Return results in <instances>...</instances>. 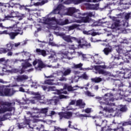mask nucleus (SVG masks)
I'll return each mask as SVG.
<instances>
[{"label": "nucleus", "mask_w": 131, "mask_h": 131, "mask_svg": "<svg viewBox=\"0 0 131 131\" xmlns=\"http://www.w3.org/2000/svg\"><path fill=\"white\" fill-rule=\"evenodd\" d=\"M60 4H59L52 12L48 14L45 17H43L40 19V22L41 23L45 24V25H47L46 27H47L48 29H53L54 30L60 31L63 30V29H60V28L57 26H54L53 25H66V24H68V19H65L64 20H62V19L58 20L56 19V17H52L53 14H60V12L64 10V6L62 4L64 3L61 2H60Z\"/></svg>", "instance_id": "f257e3e1"}, {"label": "nucleus", "mask_w": 131, "mask_h": 131, "mask_svg": "<svg viewBox=\"0 0 131 131\" xmlns=\"http://www.w3.org/2000/svg\"><path fill=\"white\" fill-rule=\"evenodd\" d=\"M112 81L116 86H118L119 90H116L115 89H113L112 91L114 92H117V95H119L118 99H124L125 101L131 102V82H129L128 86H126L123 85V83L121 82L120 79H112Z\"/></svg>", "instance_id": "f03ea898"}, {"label": "nucleus", "mask_w": 131, "mask_h": 131, "mask_svg": "<svg viewBox=\"0 0 131 131\" xmlns=\"http://www.w3.org/2000/svg\"><path fill=\"white\" fill-rule=\"evenodd\" d=\"M79 39H82L80 43H78V45H73L69 46V48L73 50V52L67 51H60L59 52V55H61L62 57H61V60L63 59H68V60H71L73 59L74 57H75L74 55H78V53H81V52H75L74 50L75 49H90L91 48V43H88L85 42L84 43H82L84 41V38H79Z\"/></svg>", "instance_id": "7ed1b4c3"}, {"label": "nucleus", "mask_w": 131, "mask_h": 131, "mask_svg": "<svg viewBox=\"0 0 131 131\" xmlns=\"http://www.w3.org/2000/svg\"><path fill=\"white\" fill-rule=\"evenodd\" d=\"M130 18H131V12L120 13L117 14V17L113 16L112 18V20L114 21L112 24L113 28H118L122 32H124L125 27L128 26V19Z\"/></svg>", "instance_id": "20e7f679"}, {"label": "nucleus", "mask_w": 131, "mask_h": 131, "mask_svg": "<svg viewBox=\"0 0 131 131\" xmlns=\"http://www.w3.org/2000/svg\"><path fill=\"white\" fill-rule=\"evenodd\" d=\"M96 99H98L99 104L101 105L100 108H103L104 105H108L111 106V107H105L103 108V111L106 113H114L115 111L117 110V106L112 102L114 101V95L110 93H106L103 97H96Z\"/></svg>", "instance_id": "39448f33"}, {"label": "nucleus", "mask_w": 131, "mask_h": 131, "mask_svg": "<svg viewBox=\"0 0 131 131\" xmlns=\"http://www.w3.org/2000/svg\"><path fill=\"white\" fill-rule=\"evenodd\" d=\"M79 11V9H76L74 7H71L68 9L67 13L64 14V15L73 16L74 18L79 19L75 21L77 23H88L91 21V18L89 17H95V13L94 12H88L82 14L79 13L74 14V13L78 12Z\"/></svg>", "instance_id": "423d86ee"}, {"label": "nucleus", "mask_w": 131, "mask_h": 131, "mask_svg": "<svg viewBox=\"0 0 131 131\" xmlns=\"http://www.w3.org/2000/svg\"><path fill=\"white\" fill-rule=\"evenodd\" d=\"M81 89V90H83L84 89V87H79L78 85H76L74 87H72L71 86H68L67 87V85L65 84L63 86V89H61L60 90L57 91V96H55L52 99H50L48 101V104H52V105H57L58 104V102H59V99H66V96L63 95H60V94H64L65 95L67 94V91L66 90L67 89H68V91L69 92H73V91H76L77 90V88Z\"/></svg>", "instance_id": "0eeeda50"}, {"label": "nucleus", "mask_w": 131, "mask_h": 131, "mask_svg": "<svg viewBox=\"0 0 131 131\" xmlns=\"http://www.w3.org/2000/svg\"><path fill=\"white\" fill-rule=\"evenodd\" d=\"M23 87H20L19 89V92H22L23 93H27L29 95H34L36 96L33 97L32 99L30 100V102L32 104H35L38 101L40 103H42L43 104L46 103V99H45V96H40V95L38 94V92L35 93L31 91H29V88H28V85H21Z\"/></svg>", "instance_id": "6e6552de"}, {"label": "nucleus", "mask_w": 131, "mask_h": 131, "mask_svg": "<svg viewBox=\"0 0 131 131\" xmlns=\"http://www.w3.org/2000/svg\"><path fill=\"white\" fill-rule=\"evenodd\" d=\"M77 54L82 58L83 61H91L93 64H100L103 63V58L99 54L92 55L91 54H83L82 52H78Z\"/></svg>", "instance_id": "1a4fd4ad"}, {"label": "nucleus", "mask_w": 131, "mask_h": 131, "mask_svg": "<svg viewBox=\"0 0 131 131\" xmlns=\"http://www.w3.org/2000/svg\"><path fill=\"white\" fill-rule=\"evenodd\" d=\"M32 110L33 111L32 113L31 112H27V117L31 119V121H32V122H34V123L38 122L39 120L36 118L41 117V115H40V109L37 107H33Z\"/></svg>", "instance_id": "9d476101"}, {"label": "nucleus", "mask_w": 131, "mask_h": 131, "mask_svg": "<svg viewBox=\"0 0 131 131\" xmlns=\"http://www.w3.org/2000/svg\"><path fill=\"white\" fill-rule=\"evenodd\" d=\"M14 105L15 102L11 103L6 102L3 103V102H0V114L5 113V112H7V111H10L14 114L15 113V107H12V106H14Z\"/></svg>", "instance_id": "9b49d317"}, {"label": "nucleus", "mask_w": 131, "mask_h": 131, "mask_svg": "<svg viewBox=\"0 0 131 131\" xmlns=\"http://www.w3.org/2000/svg\"><path fill=\"white\" fill-rule=\"evenodd\" d=\"M54 34L57 36H60L62 38L67 41V42H73V41H76L78 43L81 42L82 39H78L76 37L72 36L71 35H66L64 33L54 32Z\"/></svg>", "instance_id": "f8f14e48"}, {"label": "nucleus", "mask_w": 131, "mask_h": 131, "mask_svg": "<svg viewBox=\"0 0 131 131\" xmlns=\"http://www.w3.org/2000/svg\"><path fill=\"white\" fill-rule=\"evenodd\" d=\"M33 66L35 67V69L36 70L38 71H41V69L42 68H45V67H49V68H51L52 67V68H59V63H57V66H53L52 67V66L50 65H47L45 64L43 62H42V61H41L40 59H35L33 62Z\"/></svg>", "instance_id": "ddd939ff"}, {"label": "nucleus", "mask_w": 131, "mask_h": 131, "mask_svg": "<svg viewBox=\"0 0 131 131\" xmlns=\"http://www.w3.org/2000/svg\"><path fill=\"white\" fill-rule=\"evenodd\" d=\"M101 0H59V3H62L64 5H70V4H74V5H79L82 3H98Z\"/></svg>", "instance_id": "4468645a"}, {"label": "nucleus", "mask_w": 131, "mask_h": 131, "mask_svg": "<svg viewBox=\"0 0 131 131\" xmlns=\"http://www.w3.org/2000/svg\"><path fill=\"white\" fill-rule=\"evenodd\" d=\"M12 31H15V32L9 33L8 31L5 30L4 31H0V34H8L11 39H15V37H16L18 34H20V35L23 34V31L21 30L20 28L12 29Z\"/></svg>", "instance_id": "2eb2a0df"}, {"label": "nucleus", "mask_w": 131, "mask_h": 131, "mask_svg": "<svg viewBox=\"0 0 131 131\" xmlns=\"http://www.w3.org/2000/svg\"><path fill=\"white\" fill-rule=\"evenodd\" d=\"M131 71V69L125 68L121 70V71H117L116 73V77H119L120 79H127L128 78V72Z\"/></svg>", "instance_id": "dca6fc26"}, {"label": "nucleus", "mask_w": 131, "mask_h": 131, "mask_svg": "<svg viewBox=\"0 0 131 131\" xmlns=\"http://www.w3.org/2000/svg\"><path fill=\"white\" fill-rule=\"evenodd\" d=\"M1 83H5V81L3 79H0ZM14 95V91L13 90L8 88H3L0 86V96H7L8 97H11Z\"/></svg>", "instance_id": "f3484780"}, {"label": "nucleus", "mask_w": 131, "mask_h": 131, "mask_svg": "<svg viewBox=\"0 0 131 131\" xmlns=\"http://www.w3.org/2000/svg\"><path fill=\"white\" fill-rule=\"evenodd\" d=\"M12 18H16V24H19V21L20 20H22L23 17H20L19 16V12L14 11V10H11L9 12V15L5 16V20H10Z\"/></svg>", "instance_id": "a211bd4d"}, {"label": "nucleus", "mask_w": 131, "mask_h": 131, "mask_svg": "<svg viewBox=\"0 0 131 131\" xmlns=\"http://www.w3.org/2000/svg\"><path fill=\"white\" fill-rule=\"evenodd\" d=\"M107 123H108V121L107 120H104L102 121L101 126H102V129L103 130L105 131H123L124 129L123 127L121 126H118L116 128H114V129H112L110 127V126L107 125Z\"/></svg>", "instance_id": "6ab92c4d"}, {"label": "nucleus", "mask_w": 131, "mask_h": 131, "mask_svg": "<svg viewBox=\"0 0 131 131\" xmlns=\"http://www.w3.org/2000/svg\"><path fill=\"white\" fill-rule=\"evenodd\" d=\"M100 68L106 69L107 67L105 65L104 66H95V70L97 71L96 73H99V74H103L104 76H111V73L109 72L101 70Z\"/></svg>", "instance_id": "aec40b11"}, {"label": "nucleus", "mask_w": 131, "mask_h": 131, "mask_svg": "<svg viewBox=\"0 0 131 131\" xmlns=\"http://www.w3.org/2000/svg\"><path fill=\"white\" fill-rule=\"evenodd\" d=\"M2 68L4 73H16L18 71V69L13 68L11 66H5V67H2Z\"/></svg>", "instance_id": "412c9836"}, {"label": "nucleus", "mask_w": 131, "mask_h": 131, "mask_svg": "<svg viewBox=\"0 0 131 131\" xmlns=\"http://www.w3.org/2000/svg\"><path fill=\"white\" fill-rule=\"evenodd\" d=\"M24 121L25 123H20L19 124H18L17 126L18 128H24V127H26L27 125H28V126H30L29 123L30 122H31V119H30L28 118V117L27 116H24Z\"/></svg>", "instance_id": "4be33fe9"}, {"label": "nucleus", "mask_w": 131, "mask_h": 131, "mask_svg": "<svg viewBox=\"0 0 131 131\" xmlns=\"http://www.w3.org/2000/svg\"><path fill=\"white\" fill-rule=\"evenodd\" d=\"M14 47V43L12 42H9L6 45L7 48H1L0 49V52L3 53L4 54H6L8 52L12 51L13 50V47Z\"/></svg>", "instance_id": "5701e85b"}, {"label": "nucleus", "mask_w": 131, "mask_h": 131, "mask_svg": "<svg viewBox=\"0 0 131 131\" xmlns=\"http://www.w3.org/2000/svg\"><path fill=\"white\" fill-rule=\"evenodd\" d=\"M60 119H63V118H66L69 119L72 117V113L70 112H60L58 113Z\"/></svg>", "instance_id": "b1692460"}, {"label": "nucleus", "mask_w": 131, "mask_h": 131, "mask_svg": "<svg viewBox=\"0 0 131 131\" xmlns=\"http://www.w3.org/2000/svg\"><path fill=\"white\" fill-rule=\"evenodd\" d=\"M14 79L18 82H22L25 81V80H27L28 77L26 75L15 76L14 77Z\"/></svg>", "instance_id": "393cba45"}, {"label": "nucleus", "mask_w": 131, "mask_h": 131, "mask_svg": "<svg viewBox=\"0 0 131 131\" xmlns=\"http://www.w3.org/2000/svg\"><path fill=\"white\" fill-rule=\"evenodd\" d=\"M85 6H87L88 9L89 10H98L99 9V4H91L89 3H85Z\"/></svg>", "instance_id": "a878e982"}, {"label": "nucleus", "mask_w": 131, "mask_h": 131, "mask_svg": "<svg viewBox=\"0 0 131 131\" xmlns=\"http://www.w3.org/2000/svg\"><path fill=\"white\" fill-rule=\"evenodd\" d=\"M34 52L37 54V55H41L43 57H46V56H47V51L45 50L36 49V50L34 51Z\"/></svg>", "instance_id": "bb28decb"}, {"label": "nucleus", "mask_w": 131, "mask_h": 131, "mask_svg": "<svg viewBox=\"0 0 131 131\" xmlns=\"http://www.w3.org/2000/svg\"><path fill=\"white\" fill-rule=\"evenodd\" d=\"M11 115H12V113L6 114V115H4L3 117H0V125H2V124H3L2 121H5V120H7V119H9Z\"/></svg>", "instance_id": "cd10ccee"}, {"label": "nucleus", "mask_w": 131, "mask_h": 131, "mask_svg": "<svg viewBox=\"0 0 131 131\" xmlns=\"http://www.w3.org/2000/svg\"><path fill=\"white\" fill-rule=\"evenodd\" d=\"M21 66L23 67V69H26V68H28V67H31L32 64L28 62V59H26L25 60L24 62L21 63Z\"/></svg>", "instance_id": "c85d7f7f"}, {"label": "nucleus", "mask_w": 131, "mask_h": 131, "mask_svg": "<svg viewBox=\"0 0 131 131\" xmlns=\"http://www.w3.org/2000/svg\"><path fill=\"white\" fill-rule=\"evenodd\" d=\"M103 52L105 55H108L111 52H112V47L111 46H108L104 49Z\"/></svg>", "instance_id": "c756f323"}, {"label": "nucleus", "mask_w": 131, "mask_h": 131, "mask_svg": "<svg viewBox=\"0 0 131 131\" xmlns=\"http://www.w3.org/2000/svg\"><path fill=\"white\" fill-rule=\"evenodd\" d=\"M49 45H50V46H52V47H56V48H60V47H62L63 48H64V50H66V45L63 44L58 45L56 44L54 42H49Z\"/></svg>", "instance_id": "7c9ffc66"}, {"label": "nucleus", "mask_w": 131, "mask_h": 131, "mask_svg": "<svg viewBox=\"0 0 131 131\" xmlns=\"http://www.w3.org/2000/svg\"><path fill=\"white\" fill-rule=\"evenodd\" d=\"M50 53L51 55L49 57V59H51L52 60H54L53 62H56V60H55L56 52H55V51L53 50L52 49H50Z\"/></svg>", "instance_id": "2f4dec72"}, {"label": "nucleus", "mask_w": 131, "mask_h": 131, "mask_svg": "<svg viewBox=\"0 0 131 131\" xmlns=\"http://www.w3.org/2000/svg\"><path fill=\"white\" fill-rule=\"evenodd\" d=\"M76 106H79L80 108H84V106H85V103L82 101V100L80 99L76 101Z\"/></svg>", "instance_id": "473e14b6"}, {"label": "nucleus", "mask_w": 131, "mask_h": 131, "mask_svg": "<svg viewBox=\"0 0 131 131\" xmlns=\"http://www.w3.org/2000/svg\"><path fill=\"white\" fill-rule=\"evenodd\" d=\"M117 107V110H120L121 112H125L127 110V108L125 105H120Z\"/></svg>", "instance_id": "72a5a7b5"}, {"label": "nucleus", "mask_w": 131, "mask_h": 131, "mask_svg": "<svg viewBox=\"0 0 131 131\" xmlns=\"http://www.w3.org/2000/svg\"><path fill=\"white\" fill-rule=\"evenodd\" d=\"M54 79H49L45 81V83L46 84H49L50 85H55V83L54 82Z\"/></svg>", "instance_id": "f704fd0d"}, {"label": "nucleus", "mask_w": 131, "mask_h": 131, "mask_svg": "<svg viewBox=\"0 0 131 131\" xmlns=\"http://www.w3.org/2000/svg\"><path fill=\"white\" fill-rule=\"evenodd\" d=\"M8 7H11V8H20V4L13 2H10V4H7Z\"/></svg>", "instance_id": "c9c22d12"}, {"label": "nucleus", "mask_w": 131, "mask_h": 131, "mask_svg": "<svg viewBox=\"0 0 131 131\" xmlns=\"http://www.w3.org/2000/svg\"><path fill=\"white\" fill-rule=\"evenodd\" d=\"M47 3H48V0H41L39 2L34 3V6H36V7H37V6H42Z\"/></svg>", "instance_id": "e433bc0d"}, {"label": "nucleus", "mask_w": 131, "mask_h": 131, "mask_svg": "<svg viewBox=\"0 0 131 131\" xmlns=\"http://www.w3.org/2000/svg\"><path fill=\"white\" fill-rule=\"evenodd\" d=\"M98 34H99V33L96 32V31L94 29L89 30V35H92V36H96V35H98Z\"/></svg>", "instance_id": "4c0bfd02"}, {"label": "nucleus", "mask_w": 131, "mask_h": 131, "mask_svg": "<svg viewBox=\"0 0 131 131\" xmlns=\"http://www.w3.org/2000/svg\"><path fill=\"white\" fill-rule=\"evenodd\" d=\"M95 66H91L90 68H81L80 69V70H83V71H89L90 70H94V69L95 70Z\"/></svg>", "instance_id": "58836bf2"}, {"label": "nucleus", "mask_w": 131, "mask_h": 131, "mask_svg": "<svg viewBox=\"0 0 131 131\" xmlns=\"http://www.w3.org/2000/svg\"><path fill=\"white\" fill-rule=\"evenodd\" d=\"M71 73V69L70 68H68L64 70L63 74L64 76H67V75H69Z\"/></svg>", "instance_id": "ea45409f"}, {"label": "nucleus", "mask_w": 131, "mask_h": 131, "mask_svg": "<svg viewBox=\"0 0 131 131\" xmlns=\"http://www.w3.org/2000/svg\"><path fill=\"white\" fill-rule=\"evenodd\" d=\"M91 80L92 81H93V82H101V81H102V78L100 77H96L94 78H92Z\"/></svg>", "instance_id": "a19ab883"}, {"label": "nucleus", "mask_w": 131, "mask_h": 131, "mask_svg": "<svg viewBox=\"0 0 131 131\" xmlns=\"http://www.w3.org/2000/svg\"><path fill=\"white\" fill-rule=\"evenodd\" d=\"M72 82H77L78 81V79H79V77L78 76H74L72 77Z\"/></svg>", "instance_id": "79ce46f5"}, {"label": "nucleus", "mask_w": 131, "mask_h": 131, "mask_svg": "<svg viewBox=\"0 0 131 131\" xmlns=\"http://www.w3.org/2000/svg\"><path fill=\"white\" fill-rule=\"evenodd\" d=\"M40 114H41V113H43V114H46V113L48 112V110H49V108L45 107V108H41L40 109Z\"/></svg>", "instance_id": "37998d69"}, {"label": "nucleus", "mask_w": 131, "mask_h": 131, "mask_svg": "<svg viewBox=\"0 0 131 131\" xmlns=\"http://www.w3.org/2000/svg\"><path fill=\"white\" fill-rule=\"evenodd\" d=\"M81 78H83V79L88 80L89 79V76L86 75V73H84L81 76Z\"/></svg>", "instance_id": "c03bdc74"}, {"label": "nucleus", "mask_w": 131, "mask_h": 131, "mask_svg": "<svg viewBox=\"0 0 131 131\" xmlns=\"http://www.w3.org/2000/svg\"><path fill=\"white\" fill-rule=\"evenodd\" d=\"M79 25H76V24L73 25V26H70L69 27V30H73V29H74L75 28H77V27H79Z\"/></svg>", "instance_id": "a18cd8bd"}, {"label": "nucleus", "mask_w": 131, "mask_h": 131, "mask_svg": "<svg viewBox=\"0 0 131 131\" xmlns=\"http://www.w3.org/2000/svg\"><path fill=\"white\" fill-rule=\"evenodd\" d=\"M116 113L113 115V116H117V117H119L120 116V114H121V111L120 110H117Z\"/></svg>", "instance_id": "49530a36"}, {"label": "nucleus", "mask_w": 131, "mask_h": 131, "mask_svg": "<svg viewBox=\"0 0 131 131\" xmlns=\"http://www.w3.org/2000/svg\"><path fill=\"white\" fill-rule=\"evenodd\" d=\"M36 129H38L39 131H45V126L41 124L40 126L36 127Z\"/></svg>", "instance_id": "de8ad7c7"}, {"label": "nucleus", "mask_w": 131, "mask_h": 131, "mask_svg": "<svg viewBox=\"0 0 131 131\" xmlns=\"http://www.w3.org/2000/svg\"><path fill=\"white\" fill-rule=\"evenodd\" d=\"M120 43H128V41L126 39H120Z\"/></svg>", "instance_id": "09e8293b"}, {"label": "nucleus", "mask_w": 131, "mask_h": 131, "mask_svg": "<svg viewBox=\"0 0 131 131\" xmlns=\"http://www.w3.org/2000/svg\"><path fill=\"white\" fill-rule=\"evenodd\" d=\"M62 110L66 111V110H75V109L71 107L70 105L69 104V106H67L66 108H63Z\"/></svg>", "instance_id": "8fccbe9b"}, {"label": "nucleus", "mask_w": 131, "mask_h": 131, "mask_svg": "<svg viewBox=\"0 0 131 131\" xmlns=\"http://www.w3.org/2000/svg\"><path fill=\"white\" fill-rule=\"evenodd\" d=\"M9 61H10V60H9V59L6 60V58H5V57L0 58V62H5V63H8V62H9Z\"/></svg>", "instance_id": "3c124183"}, {"label": "nucleus", "mask_w": 131, "mask_h": 131, "mask_svg": "<svg viewBox=\"0 0 131 131\" xmlns=\"http://www.w3.org/2000/svg\"><path fill=\"white\" fill-rule=\"evenodd\" d=\"M82 63H80L78 64H75L74 66V68H80L82 67Z\"/></svg>", "instance_id": "603ef678"}, {"label": "nucleus", "mask_w": 131, "mask_h": 131, "mask_svg": "<svg viewBox=\"0 0 131 131\" xmlns=\"http://www.w3.org/2000/svg\"><path fill=\"white\" fill-rule=\"evenodd\" d=\"M85 95H87V96H88V97H94V94H93V93L90 92V91H87L85 93Z\"/></svg>", "instance_id": "864d4df0"}, {"label": "nucleus", "mask_w": 131, "mask_h": 131, "mask_svg": "<svg viewBox=\"0 0 131 131\" xmlns=\"http://www.w3.org/2000/svg\"><path fill=\"white\" fill-rule=\"evenodd\" d=\"M49 42L51 41H53V40H54V37L53 36V35H52V34L50 33L49 34Z\"/></svg>", "instance_id": "5fc2aeb1"}, {"label": "nucleus", "mask_w": 131, "mask_h": 131, "mask_svg": "<svg viewBox=\"0 0 131 131\" xmlns=\"http://www.w3.org/2000/svg\"><path fill=\"white\" fill-rule=\"evenodd\" d=\"M68 123H69V127H70L71 128H74V129H78L77 128H75L74 126L71 125V123H72L71 121H69Z\"/></svg>", "instance_id": "6e6d98bb"}, {"label": "nucleus", "mask_w": 131, "mask_h": 131, "mask_svg": "<svg viewBox=\"0 0 131 131\" xmlns=\"http://www.w3.org/2000/svg\"><path fill=\"white\" fill-rule=\"evenodd\" d=\"M25 10H26V11H27L28 12H32V11H36V9H30L26 7H25Z\"/></svg>", "instance_id": "4d7b16f0"}, {"label": "nucleus", "mask_w": 131, "mask_h": 131, "mask_svg": "<svg viewBox=\"0 0 131 131\" xmlns=\"http://www.w3.org/2000/svg\"><path fill=\"white\" fill-rule=\"evenodd\" d=\"M8 52L7 53V56L8 57H12V56H14V54H13V52L11 51H8Z\"/></svg>", "instance_id": "13d9d810"}, {"label": "nucleus", "mask_w": 131, "mask_h": 131, "mask_svg": "<svg viewBox=\"0 0 131 131\" xmlns=\"http://www.w3.org/2000/svg\"><path fill=\"white\" fill-rule=\"evenodd\" d=\"M119 5H127V3L125 2V0H120Z\"/></svg>", "instance_id": "bf43d9fd"}, {"label": "nucleus", "mask_w": 131, "mask_h": 131, "mask_svg": "<svg viewBox=\"0 0 131 131\" xmlns=\"http://www.w3.org/2000/svg\"><path fill=\"white\" fill-rule=\"evenodd\" d=\"M38 86L37 82L33 83L32 85H31L32 88H34V89H36Z\"/></svg>", "instance_id": "052dcab7"}, {"label": "nucleus", "mask_w": 131, "mask_h": 131, "mask_svg": "<svg viewBox=\"0 0 131 131\" xmlns=\"http://www.w3.org/2000/svg\"><path fill=\"white\" fill-rule=\"evenodd\" d=\"M129 124H131L130 122H124L122 123L123 126H126V125H128Z\"/></svg>", "instance_id": "680f3d73"}, {"label": "nucleus", "mask_w": 131, "mask_h": 131, "mask_svg": "<svg viewBox=\"0 0 131 131\" xmlns=\"http://www.w3.org/2000/svg\"><path fill=\"white\" fill-rule=\"evenodd\" d=\"M58 80H60V81H66L67 79L64 77H61V78L58 79Z\"/></svg>", "instance_id": "e2e57ef3"}, {"label": "nucleus", "mask_w": 131, "mask_h": 131, "mask_svg": "<svg viewBox=\"0 0 131 131\" xmlns=\"http://www.w3.org/2000/svg\"><path fill=\"white\" fill-rule=\"evenodd\" d=\"M91 111H92V110L90 108H88L85 110V113H91Z\"/></svg>", "instance_id": "0e129e2a"}, {"label": "nucleus", "mask_w": 131, "mask_h": 131, "mask_svg": "<svg viewBox=\"0 0 131 131\" xmlns=\"http://www.w3.org/2000/svg\"><path fill=\"white\" fill-rule=\"evenodd\" d=\"M83 34H86V35H90L89 31H83Z\"/></svg>", "instance_id": "69168bd1"}, {"label": "nucleus", "mask_w": 131, "mask_h": 131, "mask_svg": "<svg viewBox=\"0 0 131 131\" xmlns=\"http://www.w3.org/2000/svg\"><path fill=\"white\" fill-rule=\"evenodd\" d=\"M49 91H56V88L55 86H50L49 87Z\"/></svg>", "instance_id": "338daca9"}, {"label": "nucleus", "mask_w": 131, "mask_h": 131, "mask_svg": "<svg viewBox=\"0 0 131 131\" xmlns=\"http://www.w3.org/2000/svg\"><path fill=\"white\" fill-rule=\"evenodd\" d=\"M76 103V101L75 100H72L70 103L69 105H74Z\"/></svg>", "instance_id": "774afa93"}]
</instances>
